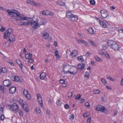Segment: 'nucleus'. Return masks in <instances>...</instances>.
Instances as JSON below:
<instances>
[{"label": "nucleus", "instance_id": "1", "mask_svg": "<svg viewBox=\"0 0 123 123\" xmlns=\"http://www.w3.org/2000/svg\"><path fill=\"white\" fill-rule=\"evenodd\" d=\"M69 66L65 67L63 69V71L65 73L67 74L68 73L69 74L74 75L77 73L78 70L75 67H72L71 68L69 69Z\"/></svg>", "mask_w": 123, "mask_h": 123}, {"label": "nucleus", "instance_id": "2", "mask_svg": "<svg viewBox=\"0 0 123 123\" xmlns=\"http://www.w3.org/2000/svg\"><path fill=\"white\" fill-rule=\"evenodd\" d=\"M6 12H8V14L11 17V18H10L11 20L13 21V20L14 17H17L18 15L19 14V12L17 10H14L12 9L10 11L9 9L7 10Z\"/></svg>", "mask_w": 123, "mask_h": 123}, {"label": "nucleus", "instance_id": "3", "mask_svg": "<svg viewBox=\"0 0 123 123\" xmlns=\"http://www.w3.org/2000/svg\"><path fill=\"white\" fill-rule=\"evenodd\" d=\"M108 44L109 46L115 50L117 51L119 49V45L112 40H108Z\"/></svg>", "mask_w": 123, "mask_h": 123}, {"label": "nucleus", "instance_id": "4", "mask_svg": "<svg viewBox=\"0 0 123 123\" xmlns=\"http://www.w3.org/2000/svg\"><path fill=\"white\" fill-rule=\"evenodd\" d=\"M94 108L97 111H100L102 112L108 111L104 106H102L100 105H98V106H94Z\"/></svg>", "mask_w": 123, "mask_h": 123}, {"label": "nucleus", "instance_id": "5", "mask_svg": "<svg viewBox=\"0 0 123 123\" xmlns=\"http://www.w3.org/2000/svg\"><path fill=\"white\" fill-rule=\"evenodd\" d=\"M12 33V30L11 29H9L6 31L5 33L4 38L6 39L8 38L10 35Z\"/></svg>", "mask_w": 123, "mask_h": 123}, {"label": "nucleus", "instance_id": "6", "mask_svg": "<svg viewBox=\"0 0 123 123\" xmlns=\"http://www.w3.org/2000/svg\"><path fill=\"white\" fill-rule=\"evenodd\" d=\"M30 24L34 28L37 29L38 27L39 24L37 21H30Z\"/></svg>", "mask_w": 123, "mask_h": 123}, {"label": "nucleus", "instance_id": "7", "mask_svg": "<svg viewBox=\"0 0 123 123\" xmlns=\"http://www.w3.org/2000/svg\"><path fill=\"white\" fill-rule=\"evenodd\" d=\"M100 13L101 16L104 18H108L109 12L104 10H102L100 11Z\"/></svg>", "mask_w": 123, "mask_h": 123}, {"label": "nucleus", "instance_id": "8", "mask_svg": "<svg viewBox=\"0 0 123 123\" xmlns=\"http://www.w3.org/2000/svg\"><path fill=\"white\" fill-rule=\"evenodd\" d=\"M18 16L17 17V18H15V19L17 21H23L25 20H27L28 18L26 17H24L21 14H20L19 13V14L18 15Z\"/></svg>", "mask_w": 123, "mask_h": 123}, {"label": "nucleus", "instance_id": "9", "mask_svg": "<svg viewBox=\"0 0 123 123\" xmlns=\"http://www.w3.org/2000/svg\"><path fill=\"white\" fill-rule=\"evenodd\" d=\"M100 26L103 28H106L107 27L109 23L107 21H101L99 23Z\"/></svg>", "mask_w": 123, "mask_h": 123}, {"label": "nucleus", "instance_id": "10", "mask_svg": "<svg viewBox=\"0 0 123 123\" xmlns=\"http://www.w3.org/2000/svg\"><path fill=\"white\" fill-rule=\"evenodd\" d=\"M37 100L39 104L41 105V107H43V100L41 95L39 94H37Z\"/></svg>", "mask_w": 123, "mask_h": 123}, {"label": "nucleus", "instance_id": "11", "mask_svg": "<svg viewBox=\"0 0 123 123\" xmlns=\"http://www.w3.org/2000/svg\"><path fill=\"white\" fill-rule=\"evenodd\" d=\"M26 2L27 3L32 5H35L38 6H40V5L39 4L36 3L33 1H31L30 0H28L26 1Z\"/></svg>", "mask_w": 123, "mask_h": 123}, {"label": "nucleus", "instance_id": "12", "mask_svg": "<svg viewBox=\"0 0 123 123\" xmlns=\"http://www.w3.org/2000/svg\"><path fill=\"white\" fill-rule=\"evenodd\" d=\"M78 51L75 50H73L72 52L70 55L69 56H71L72 58H73L76 56L78 55Z\"/></svg>", "mask_w": 123, "mask_h": 123}, {"label": "nucleus", "instance_id": "13", "mask_svg": "<svg viewBox=\"0 0 123 123\" xmlns=\"http://www.w3.org/2000/svg\"><path fill=\"white\" fill-rule=\"evenodd\" d=\"M69 20L73 22H75L78 20V18L77 16L73 15Z\"/></svg>", "mask_w": 123, "mask_h": 123}, {"label": "nucleus", "instance_id": "14", "mask_svg": "<svg viewBox=\"0 0 123 123\" xmlns=\"http://www.w3.org/2000/svg\"><path fill=\"white\" fill-rule=\"evenodd\" d=\"M12 111H16L18 108V106L16 103H14L12 105Z\"/></svg>", "mask_w": 123, "mask_h": 123}, {"label": "nucleus", "instance_id": "15", "mask_svg": "<svg viewBox=\"0 0 123 123\" xmlns=\"http://www.w3.org/2000/svg\"><path fill=\"white\" fill-rule=\"evenodd\" d=\"M21 78H20V77L18 76H15L14 77V79L13 80L16 81H19L20 82H21L22 81Z\"/></svg>", "mask_w": 123, "mask_h": 123}, {"label": "nucleus", "instance_id": "16", "mask_svg": "<svg viewBox=\"0 0 123 123\" xmlns=\"http://www.w3.org/2000/svg\"><path fill=\"white\" fill-rule=\"evenodd\" d=\"M73 15L70 11H67L66 12V16L69 19Z\"/></svg>", "mask_w": 123, "mask_h": 123}, {"label": "nucleus", "instance_id": "17", "mask_svg": "<svg viewBox=\"0 0 123 123\" xmlns=\"http://www.w3.org/2000/svg\"><path fill=\"white\" fill-rule=\"evenodd\" d=\"M78 68L82 70L84 68L85 65L82 63L78 64Z\"/></svg>", "mask_w": 123, "mask_h": 123}, {"label": "nucleus", "instance_id": "18", "mask_svg": "<svg viewBox=\"0 0 123 123\" xmlns=\"http://www.w3.org/2000/svg\"><path fill=\"white\" fill-rule=\"evenodd\" d=\"M16 88L15 87H12L9 89V92L11 94H13L16 92Z\"/></svg>", "mask_w": 123, "mask_h": 123}, {"label": "nucleus", "instance_id": "19", "mask_svg": "<svg viewBox=\"0 0 123 123\" xmlns=\"http://www.w3.org/2000/svg\"><path fill=\"white\" fill-rule=\"evenodd\" d=\"M40 79L41 80H44L46 77V74L45 73H42L40 75Z\"/></svg>", "mask_w": 123, "mask_h": 123}, {"label": "nucleus", "instance_id": "20", "mask_svg": "<svg viewBox=\"0 0 123 123\" xmlns=\"http://www.w3.org/2000/svg\"><path fill=\"white\" fill-rule=\"evenodd\" d=\"M49 36V34L47 32H45L43 34L42 37L44 39H46L48 38Z\"/></svg>", "mask_w": 123, "mask_h": 123}, {"label": "nucleus", "instance_id": "21", "mask_svg": "<svg viewBox=\"0 0 123 123\" xmlns=\"http://www.w3.org/2000/svg\"><path fill=\"white\" fill-rule=\"evenodd\" d=\"M16 62L19 65L21 69L22 70L23 68L22 66H23V64L21 63V62L18 60H16Z\"/></svg>", "mask_w": 123, "mask_h": 123}, {"label": "nucleus", "instance_id": "22", "mask_svg": "<svg viewBox=\"0 0 123 123\" xmlns=\"http://www.w3.org/2000/svg\"><path fill=\"white\" fill-rule=\"evenodd\" d=\"M23 106V108L25 110L26 112H28L29 108L28 107V105L26 104H24V105H22Z\"/></svg>", "mask_w": 123, "mask_h": 123}, {"label": "nucleus", "instance_id": "23", "mask_svg": "<svg viewBox=\"0 0 123 123\" xmlns=\"http://www.w3.org/2000/svg\"><path fill=\"white\" fill-rule=\"evenodd\" d=\"M32 55L30 53H28L26 54L25 56V58L27 59H30V58H31L32 57Z\"/></svg>", "mask_w": 123, "mask_h": 123}, {"label": "nucleus", "instance_id": "24", "mask_svg": "<svg viewBox=\"0 0 123 123\" xmlns=\"http://www.w3.org/2000/svg\"><path fill=\"white\" fill-rule=\"evenodd\" d=\"M11 84L10 81L8 80H5L3 82V85H10Z\"/></svg>", "mask_w": 123, "mask_h": 123}, {"label": "nucleus", "instance_id": "25", "mask_svg": "<svg viewBox=\"0 0 123 123\" xmlns=\"http://www.w3.org/2000/svg\"><path fill=\"white\" fill-rule=\"evenodd\" d=\"M9 40L10 42H13L15 41L14 37L13 36H12L9 37Z\"/></svg>", "mask_w": 123, "mask_h": 123}, {"label": "nucleus", "instance_id": "26", "mask_svg": "<svg viewBox=\"0 0 123 123\" xmlns=\"http://www.w3.org/2000/svg\"><path fill=\"white\" fill-rule=\"evenodd\" d=\"M88 31L91 34H94V32L93 29L92 27L89 28L88 30Z\"/></svg>", "mask_w": 123, "mask_h": 123}, {"label": "nucleus", "instance_id": "27", "mask_svg": "<svg viewBox=\"0 0 123 123\" xmlns=\"http://www.w3.org/2000/svg\"><path fill=\"white\" fill-rule=\"evenodd\" d=\"M0 90L3 93H5V90L4 89V86L3 85H1L0 86Z\"/></svg>", "mask_w": 123, "mask_h": 123}, {"label": "nucleus", "instance_id": "28", "mask_svg": "<svg viewBox=\"0 0 123 123\" xmlns=\"http://www.w3.org/2000/svg\"><path fill=\"white\" fill-rule=\"evenodd\" d=\"M93 93L96 94H99L100 92V90L98 89H94L93 91Z\"/></svg>", "mask_w": 123, "mask_h": 123}, {"label": "nucleus", "instance_id": "29", "mask_svg": "<svg viewBox=\"0 0 123 123\" xmlns=\"http://www.w3.org/2000/svg\"><path fill=\"white\" fill-rule=\"evenodd\" d=\"M77 59L80 62H83L84 61V59L83 58V57L81 56L78 57Z\"/></svg>", "mask_w": 123, "mask_h": 123}, {"label": "nucleus", "instance_id": "30", "mask_svg": "<svg viewBox=\"0 0 123 123\" xmlns=\"http://www.w3.org/2000/svg\"><path fill=\"white\" fill-rule=\"evenodd\" d=\"M58 4L60 5L63 6L65 5V3L61 0H59L58 2Z\"/></svg>", "mask_w": 123, "mask_h": 123}, {"label": "nucleus", "instance_id": "31", "mask_svg": "<svg viewBox=\"0 0 123 123\" xmlns=\"http://www.w3.org/2000/svg\"><path fill=\"white\" fill-rule=\"evenodd\" d=\"M106 78L110 80L113 81L114 80L109 75H107L106 76Z\"/></svg>", "mask_w": 123, "mask_h": 123}, {"label": "nucleus", "instance_id": "32", "mask_svg": "<svg viewBox=\"0 0 123 123\" xmlns=\"http://www.w3.org/2000/svg\"><path fill=\"white\" fill-rule=\"evenodd\" d=\"M55 55L57 58H59V52L58 50H57L55 51Z\"/></svg>", "mask_w": 123, "mask_h": 123}, {"label": "nucleus", "instance_id": "33", "mask_svg": "<svg viewBox=\"0 0 123 123\" xmlns=\"http://www.w3.org/2000/svg\"><path fill=\"white\" fill-rule=\"evenodd\" d=\"M25 97L28 99H29L31 98L30 95L29 93H27L25 95Z\"/></svg>", "mask_w": 123, "mask_h": 123}, {"label": "nucleus", "instance_id": "34", "mask_svg": "<svg viewBox=\"0 0 123 123\" xmlns=\"http://www.w3.org/2000/svg\"><path fill=\"white\" fill-rule=\"evenodd\" d=\"M56 104L58 106H60L61 105L62 102L60 99L58 100V101L56 102Z\"/></svg>", "mask_w": 123, "mask_h": 123}, {"label": "nucleus", "instance_id": "35", "mask_svg": "<svg viewBox=\"0 0 123 123\" xmlns=\"http://www.w3.org/2000/svg\"><path fill=\"white\" fill-rule=\"evenodd\" d=\"M89 42L91 43V44L94 47H96V44L93 41L91 40H89Z\"/></svg>", "mask_w": 123, "mask_h": 123}, {"label": "nucleus", "instance_id": "36", "mask_svg": "<svg viewBox=\"0 0 123 123\" xmlns=\"http://www.w3.org/2000/svg\"><path fill=\"white\" fill-rule=\"evenodd\" d=\"M45 24V22L43 20H41L40 21V22L39 23V25H44Z\"/></svg>", "mask_w": 123, "mask_h": 123}, {"label": "nucleus", "instance_id": "37", "mask_svg": "<svg viewBox=\"0 0 123 123\" xmlns=\"http://www.w3.org/2000/svg\"><path fill=\"white\" fill-rule=\"evenodd\" d=\"M83 40L82 39H79L77 38L76 39V41L78 43H82Z\"/></svg>", "mask_w": 123, "mask_h": 123}, {"label": "nucleus", "instance_id": "38", "mask_svg": "<svg viewBox=\"0 0 123 123\" xmlns=\"http://www.w3.org/2000/svg\"><path fill=\"white\" fill-rule=\"evenodd\" d=\"M6 71V69L5 68H1L0 71V73H5Z\"/></svg>", "mask_w": 123, "mask_h": 123}, {"label": "nucleus", "instance_id": "39", "mask_svg": "<svg viewBox=\"0 0 123 123\" xmlns=\"http://www.w3.org/2000/svg\"><path fill=\"white\" fill-rule=\"evenodd\" d=\"M6 29L5 27H3L2 26L0 25V31L1 32L4 31Z\"/></svg>", "mask_w": 123, "mask_h": 123}, {"label": "nucleus", "instance_id": "40", "mask_svg": "<svg viewBox=\"0 0 123 123\" xmlns=\"http://www.w3.org/2000/svg\"><path fill=\"white\" fill-rule=\"evenodd\" d=\"M36 112L38 114L39 113L41 112V110L40 108L38 107H36Z\"/></svg>", "mask_w": 123, "mask_h": 123}, {"label": "nucleus", "instance_id": "41", "mask_svg": "<svg viewBox=\"0 0 123 123\" xmlns=\"http://www.w3.org/2000/svg\"><path fill=\"white\" fill-rule=\"evenodd\" d=\"M107 49V46L105 44L103 45L102 46V49L104 50H105Z\"/></svg>", "mask_w": 123, "mask_h": 123}, {"label": "nucleus", "instance_id": "42", "mask_svg": "<svg viewBox=\"0 0 123 123\" xmlns=\"http://www.w3.org/2000/svg\"><path fill=\"white\" fill-rule=\"evenodd\" d=\"M74 115L73 114H72L70 116L69 119L70 120H72L74 119Z\"/></svg>", "mask_w": 123, "mask_h": 123}, {"label": "nucleus", "instance_id": "43", "mask_svg": "<svg viewBox=\"0 0 123 123\" xmlns=\"http://www.w3.org/2000/svg\"><path fill=\"white\" fill-rule=\"evenodd\" d=\"M82 43H83L84 45H86V46L88 47L89 46V45L88 43L85 41L83 40Z\"/></svg>", "mask_w": 123, "mask_h": 123}, {"label": "nucleus", "instance_id": "44", "mask_svg": "<svg viewBox=\"0 0 123 123\" xmlns=\"http://www.w3.org/2000/svg\"><path fill=\"white\" fill-rule=\"evenodd\" d=\"M90 3L92 5H94L95 4V2L94 0H90Z\"/></svg>", "mask_w": 123, "mask_h": 123}, {"label": "nucleus", "instance_id": "45", "mask_svg": "<svg viewBox=\"0 0 123 123\" xmlns=\"http://www.w3.org/2000/svg\"><path fill=\"white\" fill-rule=\"evenodd\" d=\"M101 80L103 84H107L106 81L105 79L104 78H102L101 79Z\"/></svg>", "mask_w": 123, "mask_h": 123}, {"label": "nucleus", "instance_id": "46", "mask_svg": "<svg viewBox=\"0 0 123 123\" xmlns=\"http://www.w3.org/2000/svg\"><path fill=\"white\" fill-rule=\"evenodd\" d=\"M23 26H26L30 25V22H23Z\"/></svg>", "mask_w": 123, "mask_h": 123}, {"label": "nucleus", "instance_id": "47", "mask_svg": "<svg viewBox=\"0 0 123 123\" xmlns=\"http://www.w3.org/2000/svg\"><path fill=\"white\" fill-rule=\"evenodd\" d=\"M85 105L87 106L88 108H89L90 107V105L89 102H87L85 103Z\"/></svg>", "mask_w": 123, "mask_h": 123}, {"label": "nucleus", "instance_id": "48", "mask_svg": "<svg viewBox=\"0 0 123 123\" xmlns=\"http://www.w3.org/2000/svg\"><path fill=\"white\" fill-rule=\"evenodd\" d=\"M81 97V95H80L78 94L76 96V97L75 98V99H79Z\"/></svg>", "mask_w": 123, "mask_h": 123}, {"label": "nucleus", "instance_id": "49", "mask_svg": "<svg viewBox=\"0 0 123 123\" xmlns=\"http://www.w3.org/2000/svg\"><path fill=\"white\" fill-rule=\"evenodd\" d=\"M104 55L106 58H108V59L110 58L109 55L108 53H106V54H105Z\"/></svg>", "mask_w": 123, "mask_h": 123}, {"label": "nucleus", "instance_id": "50", "mask_svg": "<svg viewBox=\"0 0 123 123\" xmlns=\"http://www.w3.org/2000/svg\"><path fill=\"white\" fill-rule=\"evenodd\" d=\"M68 94H71V95L70 96H68V98H71L72 97L73 95V92H69Z\"/></svg>", "mask_w": 123, "mask_h": 123}, {"label": "nucleus", "instance_id": "51", "mask_svg": "<svg viewBox=\"0 0 123 123\" xmlns=\"http://www.w3.org/2000/svg\"><path fill=\"white\" fill-rule=\"evenodd\" d=\"M28 62L30 63H31L33 62L34 61V60L33 59H31L30 58V59H29Z\"/></svg>", "mask_w": 123, "mask_h": 123}, {"label": "nucleus", "instance_id": "52", "mask_svg": "<svg viewBox=\"0 0 123 123\" xmlns=\"http://www.w3.org/2000/svg\"><path fill=\"white\" fill-rule=\"evenodd\" d=\"M23 101V100H20L19 101V102L21 105H22L24 104Z\"/></svg>", "mask_w": 123, "mask_h": 123}, {"label": "nucleus", "instance_id": "53", "mask_svg": "<svg viewBox=\"0 0 123 123\" xmlns=\"http://www.w3.org/2000/svg\"><path fill=\"white\" fill-rule=\"evenodd\" d=\"M64 107L65 109H67L69 108V106L68 104H66L65 105Z\"/></svg>", "mask_w": 123, "mask_h": 123}, {"label": "nucleus", "instance_id": "54", "mask_svg": "<svg viewBox=\"0 0 123 123\" xmlns=\"http://www.w3.org/2000/svg\"><path fill=\"white\" fill-rule=\"evenodd\" d=\"M19 113L20 116H23V112L22 111L20 110V111L19 112Z\"/></svg>", "mask_w": 123, "mask_h": 123}, {"label": "nucleus", "instance_id": "55", "mask_svg": "<svg viewBox=\"0 0 123 123\" xmlns=\"http://www.w3.org/2000/svg\"><path fill=\"white\" fill-rule=\"evenodd\" d=\"M65 81V80L64 79H62L59 81V82L60 83H63Z\"/></svg>", "mask_w": 123, "mask_h": 123}, {"label": "nucleus", "instance_id": "56", "mask_svg": "<svg viewBox=\"0 0 123 123\" xmlns=\"http://www.w3.org/2000/svg\"><path fill=\"white\" fill-rule=\"evenodd\" d=\"M91 118L89 117L87 120V122L88 123H90L91 122Z\"/></svg>", "mask_w": 123, "mask_h": 123}, {"label": "nucleus", "instance_id": "57", "mask_svg": "<svg viewBox=\"0 0 123 123\" xmlns=\"http://www.w3.org/2000/svg\"><path fill=\"white\" fill-rule=\"evenodd\" d=\"M0 118L1 120H2L4 119V116L3 115H2L0 117Z\"/></svg>", "mask_w": 123, "mask_h": 123}, {"label": "nucleus", "instance_id": "58", "mask_svg": "<svg viewBox=\"0 0 123 123\" xmlns=\"http://www.w3.org/2000/svg\"><path fill=\"white\" fill-rule=\"evenodd\" d=\"M23 22H20L18 23V25H19L23 26Z\"/></svg>", "mask_w": 123, "mask_h": 123}, {"label": "nucleus", "instance_id": "59", "mask_svg": "<svg viewBox=\"0 0 123 123\" xmlns=\"http://www.w3.org/2000/svg\"><path fill=\"white\" fill-rule=\"evenodd\" d=\"M27 93H28V91L26 89H24L23 91V93L24 95L26 94Z\"/></svg>", "mask_w": 123, "mask_h": 123}, {"label": "nucleus", "instance_id": "60", "mask_svg": "<svg viewBox=\"0 0 123 123\" xmlns=\"http://www.w3.org/2000/svg\"><path fill=\"white\" fill-rule=\"evenodd\" d=\"M7 107L9 109H10V110H12V105H8L7 106Z\"/></svg>", "mask_w": 123, "mask_h": 123}, {"label": "nucleus", "instance_id": "61", "mask_svg": "<svg viewBox=\"0 0 123 123\" xmlns=\"http://www.w3.org/2000/svg\"><path fill=\"white\" fill-rule=\"evenodd\" d=\"M49 12L48 10H45V15H49Z\"/></svg>", "mask_w": 123, "mask_h": 123}, {"label": "nucleus", "instance_id": "62", "mask_svg": "<svg viewBox=\"0 0 123 123\" xmlns=\"http://www.w3.org/2000/svg\"><path fill=\"white\" fill-rule=\"evenodd\" d=\"M95 19L98 21V22L99 23L100 22H101V21L97 17H96L95 18Z\"/></svg>", "mask_w": 123, "mask_h": 123}, {"label": "nucleus", "instance_id": "63", "mask_svg": "<svg viewBox=\"0 0 123 123\" xmlns=\"http://www.w3.org/2000/svg\"><path fill=\"white\" fill-rule=\"evenodd\" d=\"M99 53H100V54L102 55H104V54H105L104 52L102 51H99Z\"/></svg>", "mask_w": 123, "mask_h": 123}, {"label": "nucleus", "instance_id": "64", "mask_svg": "<svg viewBox=\"0 0 123 123\" xmlns=\"http://www.w3.org/2000/svg\"><path fill=\"white\" fill-rule=\"evenodd\" d=\"M96 60L98 61H99L101 59L98 57H97L95 58Z\"/></svg>", "mask_w": 123, "mask_h": 123}]
</instances>
